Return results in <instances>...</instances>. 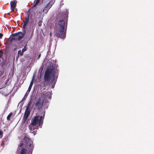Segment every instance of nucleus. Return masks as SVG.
I'll return each mask as SVG.
<instances>
[{
    "label": "nucleus",
    "instance_id": "obj_2",
    "mask_svg": "<svg viewBox=\"0 0 154 154\" xmlns=\"http://www.w3.org/2000/svg\"><path fill=\"white\" fill-rule=\"evenodd\" d=\"M43 116H36L34 118H32L30 124L29 125V128L30 131L33 133L34 135L35 134V132L36 131L39 125L43 123V120L45 115V112H43Z\"/></svg>",
    "mask_w": 154,
    "mask_h": 154
},
{
    "label": "nucleus",
    "instance_id": "obj_27",
    "mask_svg": "<svg viewBox=\"0 0 154 154\" xmlns=\"http://www.w3.org/2000/svg\"><path fill=\"white\" fill-rule=\"evenodd\" d=\"M36 22H37V19H36Z\"/></svg>",
    "mask_w": 154,
    "mask_h": 154
},
{
    "label": "nucleus",
    "instance_id": "obj_26",
    "mask_svg": "<svg viewBox=\"0 0 154 154\" xmlns=\"http://www.w3.org/2000/svg\"><path fill=\"white\" fill-rule=\"evenodd\" d=\"M53 87V85H52V88Z\"/></svg>",
    "mask_w": 154,
    "mask_h": 154
},
{
    "label": "nucleus",
    "instance_id": "obj_8",
    "mask_svg": "<svg viewBox=\"0 0 154 154\" xmlns=\"http://www.w3.org/2000/svg\"><path fill=\"white\" fill-rule=\"evenodd\" d=\"M29 21V15L25 17V20L23 21V28L25 29L26 28V26H27Z\"/></svg>",
    "mask_w": 154,
    "mask_h": 154
},
{
    "label": "nucleus",
    "instance_id": "obj_19",
    "mask_svg": "<svg viewBox=\"0 0 154 154\" xmlns=\"http://www.w3.org/2000/svg\"><path fill=\"white\" fill-rule=\"evenodd\" d=\"M2 131L0 130V138H1L2 137Z\"/></svg>",
    "mask_w": 154,
    "mask_h": 154
},
{
    "label": "nucleus",
    "instance_id": "obj_18",
    "mask_svg": "<svg viewBox=\"0 0 154 154\" xmlns=\"http://www.w3.org/2000/svg\"><path fill=\"white\" fill-rule=\"evenodd\" d=\"M12 113H11L9 114V115L7 117V119L8 120H10V117L12 115Z\"/></svg>",
    "mask_w": 154,
    "mask_h": 154
},
{
    "label": "nucleus",
    "instance_id": "obj_9",
    "mask_svg": "<svg viewBox=\"0 0 154 154\" xmlns=\"http://www.w3.org/2000/svg\"><path fill=\"white\" fill-rule=\"evenodd\" d=\"M43 97L44 100L47 101L48 99L51 98V94L50 92H47L44 94L43 95Z\"/></svg>",
    "mask_w": 154,
    "mask_h": 154
},
{
    "label": "nucleus",
    "instance_id": "obj_16",
    "mask_svg": "<svg viewBox=\"0 0 154 154\" xmlns=\"http://www.w3.org/2000/svg\"><path fill=\"white\" fill-rule=\"evenodd\" d=\"M27 49V48L26 47V45L24 46L23 48L22 49V51L24 52V51H26Z\"/></svg>",
    "mask_w": 154,
    "mask_h": 154
},
{
    "label": "nucleus",
    "instance_id": "obj_21",
    "mask_svg": "<svg viewBox=\"0 0 154 154\" xmlns=\"http://www.w3.org/2000/svg\"><path fill=\"white\" fill-rule=\"evenodd\" d=\"M29 92H28V91H27L26 94H25V95L24 97H27V96L28 95Z\"/></svg>",
    "mask_w": 154,
    "mask_h": 154
},
{
    "label": "nucleus",
    "instance_id": "obj_1",
    "mask_svg": "<svg viewBox=\"0 0 154 154\" xmlns=\"http://www.w3.org/2000/svg\"><path fill=\"white\" fill-rule=\"evenodd\" d=\"M32 141L28 138L25 137L18 147L19 154H32L34 146Z\"/></svg>",
    "mask_w": 154,
    "mask_h": 154
},
{
    "label": "nucleus",
    "instance_id": "obj_22",
    "mask_svg": "<svg viewBox=\"0 0 154 154\" xmlns=\"http://www.w3.org/2000/svg\"><path fill=\"white\" fill-rule=\"evenodd\" d=\"M42 22V20H40L39 21V22L38 23V25L39 26H40L41 25Z\"/></svg>",
    "mask_w": 154,
    "mask_h": 154
},
{
    "label": "nucleus",
    "instance_id": "obj_10",
    "mask_svg": "<svg viewBox=\"0 0 154 154\" xmlns=\"http://www.w3.org/2000/svg\"><path fill=\"white\" fill-rule=\"evenodd\" d=\"M54 1L53 0L50 1L45 6L46 7H47L49 9H50L51 7L53 4L54 3Z\"/></svg>",
    "mask_w": 154,
    "mask_h": 154
},
{
    "label": "nucleus",
    "instance_id": "obj_17",
    "mask_svg": "<svg viewBox=\"0 0 154 154\" xmlns=\"http://www.w3.org/2000/svg\"><path fill=\"white\" fill-rule=\"evenodd\" d=\"M34 79V77H33L32 79V81H31V82H30V84L29 86L32 87V85L33 84Z\"/></svg>",
    "mask_w": 154,
    "mask_h": 154
},
{
    "label": "nucleus",
    "instance_id": "obj_12",
    "mask_svg": "<svg viewBox=\"0 0 154 154\" xmlns=\"http://www.w3.org/2000/svg\"><path fill=\"white\" fill-rule=\"evenodd\" d=\"M21 34L19 35L17 38L18 40H20L22 39L23 37V35L21 32Z\"/></svg>",
    "mask_w": 154,
    "mask_h": 154
},
{
    "label": "nucleus",
    "instance_id": "obj_3",
    "mask_svg": "<svg viewBox=\"0 0 154 154\" xmlns=\"http://www.w3.org/2000/svg\"><path fill=\"white\" fill-rule=\"evenodd\" d=\"M57 69L56 68L52 66L48 67L46 71L44 78L45 80L48 81L51 80V83L54 85L55 84V79L58 77Z\"/></svg>",
    "mask_w": 154,
    "mask_h": 154
},
{
    "label": "nucleus",
    "instance_id": "obj_24",
    "mask_svg": "<svg viewBox=\"0 0 154 154\" xmlns=\"http://www.w3.org/2000/svg\"><path fill=\"white\" fill-rule=\"evenodd\" d=\"M41 69V72L42 71V69H43V67L41 68H40V69Z\"/></svg>",
    "mask_w": 154,
    "mask_h": 154
},
{
    "label": "nucleus",
    "instance_id": "obj_15",
    "mask_svg": "<svg viewBox=\"0 0 154 154\" xmlns=\"http://www.w3.org/2000/svg\"><path fill=\"white\" fill-rule=\"evenodd\" d=\"M23 54V52L21 51V50H19L18 52V54L20 55V56H22Z\"/></svg>",
    "mask_w": 154,
    "mask_h": 154
},
{
    "label": "nucleus",
    "instance_id": "obj_14",
    "mask_svg": "<svg viewBox=\"0 0 154 154\" xmlns=\"http://www.w3.org/2000/svg\"><path fill=\"white\" fill-rule=\"evenodd\" d=\"M40 2V0H35L33 2L34 5L33 7H35Z\"/></svg>",
    "mask_w": 154,
    "mask_h": 154
},
{
    "label": "nucleus",
    "instance_id": "obj_23",
    "mask_svg": "<svg viewBox=\"0 0 154 154\" xmlns=\"http://www.w3.org/2000/svg\"><path fill=\"white\" fill-rule=\"evenodd\" d=\"M3 35L2 33H0V39H1L2 38Z\"/></svg>",
    "mask_w": 154,
    "mask_h": 154
},
{
    "label": "nucleus",
    "instance_id": "obj_11",
    "mask_svg": "<svg viewBox=\"0 0 154 154\" xmlns=\"http://www.w3.org/2000/svg\"><path fill=\"white\" fill-rule=\"evenodd\" d=\"M60 25V29L63 28L64 29L65 23L63 20H60L59 22Z\"/></svg>",
    "mask_w": 154,
    "mask_h": 154
},
{
    "label": "nucleus",
    "instance_id": "obj_5",
    "mask_svg": "<svg viewBox=\"0 0 154 154\" xmlns=\"http://www.w3.org/2000/svg\"><path fill=\"white\" fill-rule=\"evenodd\" d=\"M30 101L27 104V106L26 107V109L23 118V120L24 122L26 121L30 114V110L29 107L30 106Z\"/></svg>",
    "mask_w": 154,
    "mask_h": 154
},
{
    "label": "nucleus",
    "instance_id": "obj_13",
    "mask_svg": "<svg viewBox=\"0 0 154 154\" xmlns=\"http://www.w3.org/2000/svg\"><path fill=\"white\" fill-rule=\"evenodd\" d=\"M49 9L47 7H46V6H45L43 10V12H44L45 13H47Z\"/></svg>",
    "mask_w": 154,
    "mask_h": 154
},
{
    "label": "nucleus",
    "instance_id": "obj_7",
    "mask_svg": "<svg viewBox=\"0 0 154 154\" xmlns=\"http://www.w3.org/2000/svg\"><path fill=\"white\" fill-rule=\"evenodd\" d=\"M17 1L16 0H13L10 2L11 8L12 11L14 10L15 8L17 5Z\"/></svg>",
    "mask_w": 154,
    "mask_h": 154
},
{
    "label": "nucleus",
    "instance_id": "obj_6",
    "mask_svg": "<svg viewBox=\"0 0 154 154\" xmlns=\"http://www.w3.org/2000/svg\"><path fill=\"white\" fill-rule=\"evenodd\" d=\"M43 103V100L39 99L36 103L35 107L38 109L41 108L42 106Z\"/></svg>",
    "mask_w": 154,
    "mask_h": 154
},
{
    "label": "nucleus",
    "instance_id": "obj_25",
    "mask_svg": "<svg viewBox=\"0 0 154 154\" xmlns=\"http://www.w3.org/2000/svg\"><path fill=\"white\" fill-rule=\"evenodd\" d=\"M51 33H50V35L51 36Z\"/></svg>",
    "mask_w": 154,
    "mask_h": 154
},
{
    "label": "nucleus",
    "instance_id": "obj_20",
    "mask_svg": "<svg viewBox=\"0 0 154 154\" xmlns=\"http://www.w3.org/2000/svg\"><path fill=\"white\" fill-rule=\"evenodd\" d=\"M31 88H32L31 87H30V86L28 88V90H27L28 92H30V90H31Z\"/></svg>",
    "mask_w": 154,
    "mask_h": 154
},
{
    "label": "nucleus",
    "instance_id": "obj_4",
    "mask_svg": "<svg viewBox=\"0 0 154 154\" xmlns=\"http://www.w3.org/2000/svg\"><path fill=\"white\" fill-rule=\"evenodd\" d=\"M56 35L58 37L60 38L63 39L65 37V33L64 32V29H59L56 30Z\"/></svg>",
    "mask_w": 154,
    "mask_h": 154
}]
</instances>
